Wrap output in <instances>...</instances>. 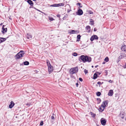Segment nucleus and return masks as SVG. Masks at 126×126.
<instances>
[{
    "mask_svg": "<svg viewBox=\"0 0 126 126\" xmlns=\"http://www.w3.org/2000/svg\"><path fill=\"white\" fill-rule=\"evenodd\" d=\"M43 121H42L40 123V126H42L43 124Z\"/></svg>",
    "mask_w": 126,
    "mask_h": 126,
    "instance_id": "obj_36",
    "label": "nucleus"
},
{
    "mask_svg": "<svg viewBox=\"0 0 126 126\" xmlns=\"http://www.w3.org/2000/svg\"><path fill=\"white\" fill-rule=\"evenodd\" d=\"M8 38V37H7V38H4L0 37V43L5 41Z\"/></svg>",
    "mask_w": 126,
    "mask_h": 126,
    "instance_id": "obj_14",
    "label": "nucleus"
},
{
    "mask_svg": "<svg viewBox=\"0 0 126 126\" xmlns=\"http://www.w3.org/2000/svg\"><path fill=\"white\" fill-rule=\"evenodd\" d=\"M68 15L66 14L63 17V20H65L68 17Z\"/></svg>",
    "mask_w": 126,
    "mask_h": 126,
    "instance_id": "obj_23",
    "label": "nucleus"
},
{
    "mask_svg": "<svg viewBox=\"0 0 126 126\" xmlns=\"http://www.w3.org/2000/svg\"><path fill=\"white\" fill-rule=\"evenodd\" d=\"M81 36L80 35H77V41H80V39Z\"/></svg>",
    "mask_w": 126,
    "mask_h": 126,
    "instance_id": "obj_19",
    "label": "nucleus"
},
{
    "mask_svg": "<svg viewBox=\"0 0 126 126\" xmlns=\"http://www.w3.org/2000/svg\"><path fill=\"white\" fill-rule=\"evenodd\" d=\"M27 2L30 4L31 6H32L33 5V2L31 0H27Z\"/></svg>",
    "mask_w": 126,
    "mask_h": 126,
    "instance_id": "obj_15",
    "label": "nucleus"
},
{
    "mask_svg": "<svg viewBox=\"0 0 126 126\" xmlns=\"http://www.w3.org/2000/svg\"><path fill=\"white\" fill-rule=\"evenodd\" d=\"M109 82L110 83H112V81L111 80H109Z\"/></svg>",
    "mask_w": 126,
    "mask_h": 126,
    "instance_id": "obj_44",
    "label": "nucleus"
},
{
    "mask_svg": "<svg viewBox=\"0 0 126 126\" xmlns=\"http://www.w3.org/2000/svg\"><path fill=\"white\" fill-rule=\"evenodd\" d=\"M57 16L58 17H59L60 16V15H57Z\"/></svg>",
    "mask_w": 126,
    "mask_h": 126,
    "instance_id": "obj_45",
    "label": "nucleus"
},
{
    "mask_svg": "<svg viewBox=\"0 0 126 126\" xmlns=\"http://www.w3.org/2000/svg\"><path fill=\"white\" fill-rule=\"evenodd\" d=\"M96 94L97 96H99L100 95L101 93L100 92H98L96 93Z\"/></svg>",
    "mask_w": 126,
    "mask_h": 126,
    "instance_id": "obj_30",
    "label": "nucleus"
},
{
    "mask_svg": "<svg viewBox=\"0 0 126 126\" xmlns=\"http://www.w3.org/2000/svg\"><path fill=\"white\" fill-rule=\"evenodd\" d=\"M68 5L69 6L70 9H68L67 10V12L68 13H69L70 12L72 11L70 6L69 4H68Z\"/></svg>",
    "mask_w": 126,
    "mask_h": 126,
    "instance_id": "obj_27",
    "label": "nucleus"
},
{
    "mask_svg": "<svg viewBox=\"0 0 126 126\" xmlns=\"http://www.w3.org/2000/svg\"><path fill=\"white\" fill-rule=\"evenodd\" d=\"M126 57V55L124 53H122L119 57V61H120L122 59Z\"/></svg>",
    "mask_w": 126,
    "mask_h": 126,
    "instance_id": "obj_11",
    "label": "nucleus"
},
{
    "mask_svg": "<svg viewBox=\"0 0 126 126\" xmlns=\"http://www.w3.org/2000/svg\"><path fill=\"white\" fill-rule=\"evenodd\" d=\"M121 49L122 51H123L126 53V46L125 45H122L121 47Z\"/></svg>",
    "mask_w": 126,
    "mask_h": 126,
    "instance_id": "obj_12",
    "label": "nucleus"
},
{
    "mask_svg": "<svg viewBox=\"0 0 126 126\" xmlns=\"http://www.w3.org/2000/svg\"><path fill=\"white\" fill-rule=\"evenodd\" d=\"M46 63L48 67V71L49 73L50 74L53 71V67L51 65L50 63L48 60H46Z\"/></svg>",
    "mask_w": 126,
    "mask_h": 126,
    "instance_id": "obj_1",
    "label": "nucleus"
},
{
    "mask_svg": "<svg viewBox=\"0 0 126 126\" xmlns=\"http://www.w3.org/2000/svg\"><path fill=\"white\" fill-rule=\"evenodd\" d=\"M101 122V124L103 126L105 125L106 123V121L105 119L103 118H102L100 120Z\"/></svg>",
    "mask_w": 126,
    "mask_h": 126,
    "instance_id": "obj_8",
    "label": "nucleus"
},
{
    "mask_svg": "<svg viewBox=\"0 0 126 126\" xmlns=\"http://www.w3.org/2000/svg\"><path fill=\"white\" fill-rule=\"evenodd\" d=\"M64 4L63 3H61L58 4H55L49 6L50 7H58L59 6H63Z\"/></svg>",
    "mask_w": 126,
    "mask_h": 126,
    "instance_id": "obj_5",
    "label": "nucleus"
},
{
    "mask_svg": "<svg viewBox=\"0 0 126 126\" xmlns=\"http://www.w3.org/2000/svg\"><path fill=\"white\" fill-rule=\"evenodd\" d=\"M97 74L96 73H95L94 74V75L93 79H95L97 78Z\"/></svg>",
    "mask_w": 126,
    "mask_h": 126,
    "instance_id": "obj_21",
    "label": "nucleus"
},
{
    "mask_svg": "<svg viewBox=\"0 0 126 126\" xmlns=\"http://www.w3.org/2000/svg\"><path fill=\"white\" fill-rule=\"evenodd\" d=\"M5 26V25H3L2 26V30L1 31V32L3 34H4L6 32H7V28H4V26Z\"/></svg>",
    "mask_w": 126,
    "mask_h": 126,
    "instance_id": "obj_9",
    "label": "nucleus"
},
{
    "mask_svg": "<svg viewBox=\"0 0 126 126\" xmlns=\"http://www.w3.org/2000/svg\"><path fill=\"white\" fill-rule=\"evenodd\" d=\"M92 68H93V67H94V66H92Z\"/></svg>",
    "mask_w": 126,
    "mask_h": 126,
    "instance_id": "obj_57",
    "label": "nucleus"
},
{
    "mask_svg": "<svg viewBox=\"0 0 126 126\" xmlns=\"http://www.w3.org/2000/svg\"><path fill=\"white\" fill-rule=\"evenodd\" d=\"M79 60L80 62H82L83 63L86 62H87V55H81L79 57Z\"/></svg>",
    "mask_w": 126,
    "mask_h": 126,
    "instance_id": "obj_3",
    "label": "nucleus"
},
{
    "mask_svg": "<svg viewBox=\"0 0 126 126\" xmlns=\"http://www.w3.org/2000/svg\"><path fill=\"white\" fill-rule=\"evenodd\" d=\"M24 51H21L18 53L15 56L16 59H18L22 57L24 54Z\"/></svg>",
    "mask_w": 126,
    "mask_h": 126,
    "instance_id": "obj_4",
    "label": "nucleus"
},
{
    "mask_svg": "<svg viewBox=\"0 0 126 126\" xmlns=\"http://www.w3.org/2000/svg\"><path fill=\"white\" fill-rule=\"evenodd\" d=\"M97 100L99 102L98 103H99L101 101V100L100 98H97Z\"/></svg>",
    "mask_w": 126,
    "mask_h": 126,
    "instance_id": "obj_37",
    "label": "nucleus"
},
{
    "mask_svg": "<svg viewBox=\"0 0 126 126\" xmlns=\"http://www.w3.org/2000/svg\"><path fill=\"white\" fill-rule=\"evenodd\" d=\"M109 101L108 100H107L105 101H104L102 104L101 105V106L102 107H107L108 105V104Z\"/></svg>",
    "mask_w": 126,
    "mask_h": 126,
    "instance_id": "obj_7",
    "label": "nucleus"
},
{
    "mask_svg": "<svg viewBox=\"0 0 126 126\" xmlns=\"http://www.w3.org/2000/svg\"><path fill=\"white\" fill-rule=\"evenodd\" d=\"M70 33L71 34L75 33V30H71L70 32Z\"/></svg>",
    "mask_w": 126,
    "mask_h": 126,
    "instance_id": "obj_31",
    "label": "nucleus"
},
{
    "mask_svg": "<svg viewBox=\"0 0 126 126\" xmlns=\"http://www.w3.org/2000/svg\"><path fill=\"white\" fill-rule=\"evenodd\" d=\"M120 61H119V57L118 58V59L117 60V62H119Z\"/></svg>",
    "mask_w": 126,
    "mask_h": 126,
    "instance_id": "obj_50",
    "label": "nucleus"
},
{
    "mask_svg": "<svg viewBox=\"0 0 126 126\" xmlns=\"http://www.w3.org/2000/svg\"><path fill=\"white\" fill-rule=\"evenodd\" d=\"M123 67L124 68H126V63H125V65H124L123 66Z\"/></svg>",
    "mask_w": 126,
    "mask_h": 126,
    "instance_id": "obj_42",
    "label": "nucleus"
},
{
    "mask_svg": "<svg viewBox=\"0 0 126 126\" xmlns=\"http://www.w3.org/2000/svg\"><path fill=\"white\" fill-rule=\"evenodd\" d=\"M84 72L86 74H87V70H86V69H85L84 70Z\"/></svg>",
    "mask_w": 126,
    "mask_h": 126,
    "instance_id": "obj_43",
    "label": "nucleus"
},
{
    "mask_svg": "<svg viewBox=\"0 0 126 126\" xmlns=\"http://www.w3.org/2000/svg\"><path fill=\"white\" fill-rule=\"evenodd\" d=\"M33 1H35L36 0H32Z\"/></svg>",
    "mask_w": 126,
    "mask_h": 126,
    "instance_id": "obj_59",
    "label": "nucleus"
},
{
    "mask_svg": "<svg viewBox=\"0 0 126 126\" xmlns=\"http://www.w3.org/2000/svg\"><path fill=\"white\" fill-rule=\"evenodd\" d=\"M78 71V68L77 66L71 68L70 70V74L73 75L77 73Z\"/></svg>",
    "mask_w": 126,
    "mask_h": 126,
    "instance_id": "obj_2",
    "label": "nucleus"
},
{
    "mask_svg": "<svg viewBox=\"0 0 126 126\" xmlns=\"http://www.w3.org/2000/svg\"><path fill=\"white\" fill-rule=\"evenodd\" d=\"M85 29H87V26L86 27H85Z\"/></svg>",
    "mask_w": 126,
    "mask_h": 126,
    "instance_id": "obj_58",
    "label": "nucleus"
},
{
    "mask_svg": "<svg viewBox=\"0 0 126 126\" xmlns=\"http://www.w3.org/2000/svg\"><path fill=\"white\" fill-rule=\"evenodd\" d=\"M3 24V23H1L0 24V25H2Z\"/></svg>",
    "mask_w": 126,
    "mask_h": 126,
    "instance_id": "obj_52",
    "label": "nucleus"
},
{
    "mask_svg": "<svg viewBox=\"0 0 126 126\" xmlns=\"http://www.w3.org/2000/svg\"><path fill=\"white\" fill-rule=\"evenodd\" d=\"M96 73L97 74V75H100L101 74V73H100L99 72H97Z\"/></svg>",
    "mask_w": 126,
    "mask_h": 126,
    "instance_id": "obj_49",
    "label": "nucleus"
},
{
    "mask_svg": "<svg viewBox=\"0 0 126 126\" xmlns=\"http://www.w3.org/2000/svg\"><path fill=\"white\" fill-rule=\"evenodd\" d=\"M113 90H109L108 94L109 96H112L113 95Z\"/></svg>",
    "mask_w": 126,
    "mask_h": 126,
    "instance_id": "obj_16",
    "label": "nucleus"
},
{
    "mask_svg": "<svg viewBox=\"0 0 126 126\" xmlns=\"http://www.w3.org/2000/svg\"><path fill=\"white\" fill-rule=\"evenodd\" d=\"M15 104L13 101H11L10 104L9 106V107L10 108H12L15 105Z\"/></svg>",
    "mask_w": 126,
    "mask_h": 126,
    "instance_id": "obj_13",
    "label": "nucleus"
},
{
    "mask_svg": "<svg viewBox=\"0 0 126 126\" xmlns=\"http://www.w3.org/2000/svg\"><path fill=\"white\" fill-rule=\"evenodd\" d=\"M97 29H96V28H94V31H95H95H97Z\"/></svg>",
    "mask_w": 126,
    "mask_h": 126,
    "instance_id": "obj_48",
    "label": "nucleus"
},
{
    "mask_svg": "<svg viewBox=\"0 0 126 126\" xmlns=\"http://www.w3.org/2000/svg\"><path fill=\"white\" fill-rule=\"evenodd\" d=\"M49 19L51 21H52L54 20V19L53 18L50 17H49Z\"/></svg>",
    "mask_w": 126,
    "mask_h": 126,
    "instance_id": "obj_33",
    "label": "nucleus"
},
{
    "mask_svg": "<svg viewBox=\"0 0 126 126\" xmlns=\"http://www.w3.org/2000/svg\"><path fill=\"white\" fill-rule=\"evenodd\" d=\"M98 66V65H97L95 66V68H96Z\"/></svg>",
    "mask_w": 126,
    "mask_h": 126,
    "instance_id": "obj_54",
    "label": "nucleus"
},
{
    "mask_svg": "<svg viewBox=\"0 0 126 126\" xmlns=\"http://www.w3.org/2000/svg\"><path fill=\"white\" fill-rule=\"evenodd\" d=\"M104 61L106 62H108L109 61V58L108 57H106L104 59Z\"/></svg>",
    "mask_w": 126,
    "mask_h": 126,
    "instance_id": "obj_26",
    "label": "nucleus"
},
{
    "mask_svg": "<svg viewBox=\"0 0 126 126\" xmlns=\"http://www.w3.org/2000/svg\"><path fill=\"white\" fill-rule=\"evenodd\" d=\"M105 108L104 107H102L101 106L99 108V111L102 112L104 110Z\"/></svg>",
    "mask_w": 126,
    "mask_h": 126,
    "instance_id": "obj_18",
    "label": "nucleus"
},
{
    "mask_svg": "<svg viewBox=\"0 0 126 126\" xmlns=\"http://www.w3.org/2000/svg\"><path fill=\"white\" fill-rule=\"evenodd\" d=\"M91 61V58L90 57L87 56V62H90Z\"/></svg>",
    "mask_w": 126,
    "mask_h": 126,
    "instance_id": "obj_20",
    "label": "nucleus"
},
{
    "mask_svg": "<svg viewBox=\"0 0 126 126\" xmlns=\"http://www.w3.org/2000/svg\"><path fill=\"white\" fill-rule=\"evenodd\" d=\"M26 36L27 38L28 39H30L32 38V36L29 33H27V34Z\"/></svg>",
    "mask_w": 126,
    "mask_h": 126,
    "instance_id": "obj_17",
    "label": "nucleus"
},
{
    "mask_svg": "<svg viewBox=\"0 0 126 126\" xmlns=\"http://www.w3.org/2000/svg\"><path fill=\"white\" fill-rule=\"evenodd\" d=\"M79 80L81 82L83 81V79H82L80 78H79Z\"/></svg>",
    "mask_w": 126,
    "mask_h": 126,
    "instance_id": "obj_39",
    "label": "nucleus"
},
{
    "mask_svg": "<svg viewBox=\"0 0 126 126\" xmlns=\"http://www.w3.org/2000/svg\"><path fill=\"white\" fill-rule=\"evenodd\" d=\"M90 24L93 25L94 24V21L92 19H90Z\"/></svg>",
    "mask_w": 126,
    "mask_h": 126,
    "instance_id": "obj_28",
    "label": "nucleus"
},
{
    "mask_svg": "<svg viewBox=\"0 0 126 126\" xmlns=\"http://www.w3.org/2000/svg\"><path fill=\"white\" fill-rule=\"evenodd\" d=\"M88 14H92L93 13V12L91 11L88 10Z\"/></svg>",
    "mask_w": 126,
    "mask_h": 126,
    "instance_id": "obj_29",
    "label": "nucleus"
},
{
    "mask_svg": "<svg viewBox=\"0 0 126 126\" xmlns=\"http://www.w3.org/2000/svg\"><path fill=\"white\" fill-rule=\"evenodd\" d=\"M76 14L77 15L80 16L83 14V12L81 9L80 8H79L78 10V11L76 12Z\"/></svg>",
    "mask_w": 126,
    "mask_h": 126,
    "instance_id": "obj_10",
    "label": "nucleus"
},
{
    "mask_svg": "<svg viewBox=\"0 0 126 126\" xmlns=\"http://www.w3.org/2000/svg\"><path fill=\"white\" fill-rule=\"evenodd\" d=\"M23 63L25 65H28L29 64V62L27 61H26L23 62Z\"/></svg>",
    "mask_w": 126,
    "mask_h": 126,
    "instance_id": "obj_22",
    "label": "nucleus"
},
{
    "mask_svg": "<svg viewBox=\"0 0 126 126\" xmlns=\"http://www.w3.org/2000/svg\"><path fill=\"white\" fill-rule=\"evenodd\" d=\"M90 113L91 115L92 116V117H95V115H96L95 114L93 113L92 112H90Z\"/></svg>",
    "mask_w": 126,
    "mask_h": 126,
    "instance_id": "obj_25",
    "label": "nucleus"
},
{
    "mask_svg": "<svg viewBox=\"0 0 126 126\" xmlns=\"http://www.w3.org/2000/svg\"><path fill=\"white\" fill-rule=\"evenodd\" d=\"M34 8L35 9H36V10H37V11H39V12H41V11H40V10H38V9H36V8Z\"/></svg>",
    "mask_w": 126,
    "mask_h": 126,
    "instance_id": "obj_47",
    "label": "nucleus"
},
{
    "mask_svg": "<svg viewBox=\"0 0 126 126\" xmlns=\"http://www.w3.org/2000/svg\"><path fill=\"white\" fill-rule=\"evenodd\" d=\"M75 33H79V32L78 31H75Z\"/></svg>",
    "mask_w": 126,
    "mask_h": 126,
    "instance_id": "obj_40",
    "label": "nucleus"
},
{
    "mask_svg": "<svg viewBox=\"0 0 126 126\" xmlns=\"http://www.w3.org/2000/svg\"><path fill=\"white\" fill-rule=\"evenodd\" d=\"M90 30V27L89 26H87V30H88V32H89Z\"/></svg>",
    "mask_w": 126,
    "mask_h": 126,
    "instance_id": "obj_32",
    "label": "nucleus"
},
{
    "mask_svg": "<svg viewBox=\"0 0 126 126\" xmlns=\"http://www.w3.org/2000/svg\"><path fill=\"white\" fill-rule=\"evenodd\" d=\"M73 55L74 56H77L78 54H77V53H76V52H74L73 53Z\"/></svg>",
    "mask_w": 126,
    "mask_h": 126,
    "instance_id": "obj_34",
    "label": "nucleus"
},
{
    "mask_svg": "<svg viewBox=\"0 0 126 126\" xmlns=\"http://www.w3.org/2000/svg\"><path fill=\"white\" fill-rule=\"evenodd\" d=\"M76 5H77L79 6L81 8V7H82V5L80 3H77L76 4Z\"/></svg>",
    "mask_w": 126,
    "mask_h": 126,
    "instance_id": "obj_24",
    "label": "nucleus"
},
{
    "mask_svg": "<svg viewBox=\"0 0 126 126\" xmlns=\"http://www.w3.org/2000/svg\"><path fill=\"white\" fill-rule=\"evenodd\" d=\"M9 19H10L11 20H12V19L11 18H9Z\"/></svg>",
    "mask_w": 126,
    "mask_h": 126,
    "instance_id": "obj_55",
    "label": "nucleus"
},
{
    "mask_svg": "<svg viewBox=\"0 0 126 126\" xmlns=\"http://www.w3.org/2000/svg\"><path fill=\"white\" fill-rule=\"evenodd\" d=\"M26 105L27 106H29L31 105V104L30 103H27Z\"/></svg>",
    "mask_w": 126,
    "mask_h": 126,
    "instance_id": "obj_38",
    "label": "nucleus"
},
{
    "mask_svg": "<svg viewBox=\"0 0 126 126\" xmlns=\"http://www.w3.org/2000/svg\"><path fill=\"white\" fill-rule=\"evenodd\" d=\"M33 8V6H32V7L30 6L29 7V8Z\"/></svg>",
    "mask_w": 126,
    "mask_h": 126,
    "instance_id": "obj_51",
    "label": "nucleus"
},
{
    "mask_svg": "<svg viewBox=\"0 0 126 126\" xmlns=\"http://www.w3.org/2000/svg\"><path fill=\"white\" fill-rule=\"evenodd\" d=\"M52 115H54V113H52Z\"/></svg>",
    "mask_w": 126,
    "mask_h": 126,
    "instance_id": "obj_56",
    "label": "nucleus"
},
{
    "mask_svg": "<svg viewBox=\"0 0 126 126\" xmlns=\"http://www.w3.org/2000/svg\"><path fill=\"white\" fill-rule=\"evenodd\" d=\"M51 119L52 120H54L55 119L54 117L53 116H52L51 117Z\"/></svg>",
    "mask_w": 126,
    "mask_h": 126,
    "instance_id": "obj_41",
    "label": "nucleus"
},
{
    "mask_svg": "<svg viewBox=\"0 0 126 126\" xmlns=\"http://www.w3.org/2000/svg\"><path fill=\"white\" fill-rule=\"evenodd\" d=\"M76 86L77 87H78V85H79L78 83H77L76 84Z\"/></svg>",
    "mask_w": 126,
    "mask_h": 126,
    "instance_id": "obj_46",
    "label": "nucleus"
},
{
    "mask_svg": "<svg viewBox=\"0 0 126 126\" xmlns=\"http://www.w3.org/2000/svg\"><path fill=\"white\" fill-rule=\"evenodd\" d=\"M105 63V62H103L102 63V64H104Z\"/></svg>",
    "mask_w": 126,
    "mask_h": 126,
    "instance_id": "obj_53",
    "label": "nucleus"
},
{
    "mask_svg": "<svg viewBox=\"0 0 126 126\" xmlns=\"http://www.w3.org/2000/svg\"><path fill=\"white\" fill-rule=\"evenodd\" d=\"M98 39L97 36L96 35H94L92 36L90 40L91 41H93L94 40H97Z\"/></svg>",
    "mask_w": 126,
    "mask_h": 126,
    "instance_id": "obj_6",
    "label": "nucleus"
},
{
    "mask_svg": "<svg viewBox=\"0 0 126 126\" xmlns=\"http://www.w3.org/2000/svg\"><path fill=\"white\" fill-rule=\"evenodd\" d=\"M103 83V82H102V83H101V82L100 81H99L97 83L99 85H101Z\"/></svg>",
    "mask_w": 126,
    "mask_h": 126,
    "instance_id": "obj_35",
    "label": "nucleus"
}]
</instances>
